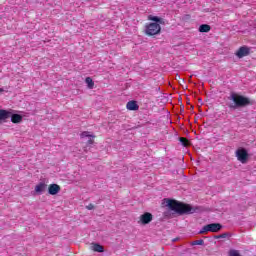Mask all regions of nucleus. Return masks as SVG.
<instances>
[{"label":"nucleus","instance_id":"9","mask_svg":"<svg viewBox=\"0 0 256 256\" xmlns=\"http://www.w3.org/2000/svg\"><path fill=\"white\" fill-rule=\"evenodd\" d=\"M45 189H47V184L40 182L35 186L34 191L37 195H41V193L45 192Z\"/></svg>","mask_w":256,"mask_h":256},{"label":"nucleus","instance_id":"5","mask_svg":"<svg viewBox=\"0 0 256 256\" xmlns=\"http://www.w3.org/2000/svg\"><path fill=\"white\" fill-rule=\"evenodd\" d=\"M236 157L240 163L245 164L249 160V153L245 150V148H239L236 150Z\"/></svg>","mask_w":256,"mask_h":256},{"label":"nucleus","instance_id":"8","mask_svg":"<svg viewBox=\"0 0 256 256\" xmlns=\"http://www.w3.org/2000/svg\"><path fill=\"white\" fill-rule=\"evenodd\" d=\"M61 191V186L58 184H50L48 186L49 195H57Z\"/></svg>","mask_w":256,"mask_h":256},{"label":"nucleus","instance_id":"6","mask_svg":"<svg viewBox=\"0 0 256 256\" xmlns=\"http://www.w3.org/2000/svg\"><path fill=\"white\" fill-rule=\"evenodd\" d=\"M251 53V48L248 46H241L235 53L238 59H243V57H247Z\"/></svg>","mask_w":256,"mask_h":256},{"label":"nucleus","instance_id":"4","mask_svg":"<svg viewBox=\"0 0 256 256\" xmlns=\"http://www.w3.org/2000/svg\"><path fill=\"white\" fill-rule=\"evenodd\" d=\"M223 229V225L219 223H212L205 225L200 231L199 235H204V233H219V230Z\"/></svg>","mask_w":256,"mask_h":256},{"label":"nucleus","instance_id":"15","mask_svg":"<svg viewBox=\"0 0 256 256\" xmlns=\"http://www.w3.org/2000/svg\"><path fill=\"white\" fill-rule=\"evenodd\" d=\"M211 31V26L209 24H202L199 27V32L200 33H209Z\"/></svg>","mask_w":256,"mask_h":256},{"label":"nucleus","instance_id":"7","mask_svg":"<svg viewBox=\"0 0 256 256\" xmlns=\"http://www.w3.org/2000/svg\"><path fill=\"white\" fill-rule=\"evenodd\" d=\"M151 221H153V214L146 212L140 216V220L138 221V223H140L141 225H149Z\"/></svg>","mask_w":256,"mask_h":256},{"label":"nucleus","instance_id":"14","mask_svg":"<svg viewBox=\"0 0 256 256\" xmlns=\"http://www.w3.org/2000/svg\"><path fill=\"white\" fill-rule=\"evenodd\" d=\"M149 21H154L151 23H158L160 25H165V22L163 21V18H159L158 16H148Z\"/></svg>","mask_w":256,"mask_h":256},{"label":"nucleus","instance_id":"16","mask_svg":"<svg viewBox=\"0 0 256 256\" xmlns=\"http://www.w3.org/2000/svg\"><path fill=\"white\" fill-rule=\"evenodd\" d=\"M179 141L183 145V147H190L191 146V142H189V139H187L185 137H180Z\"/></svg>","mask_w":256,"mask_h":256},{"label":"nucleus","instance_id":"17","mask_svg":"<svg viewBox=\"0 0 256 256\" xmlns=\"http://www.w3.org/2000/svg\"><path fill=\"white\" fill-rule=\"evenodd\" d=\"M85 83L88 86V89H93V87H95V82H93V79L91 77H87L85 79Z\"/></svg>","mask_w":256,"mask_h":256},{"label":"nucleus","instance_id":"13","mask_svg":"<svg viewBox=\"0 0 256 256\" xmlns=\"http://www.w3.org/2000/svg\"><path fill=\"white\" fill-rule=\"evenodd\" d=\"M11 122L14 124L21 123L23 121V116L21 114H13L11 113Z\"/></svg>","mask_w":256,"mask_h":256},{"label":"nucleus","instance_id":"23","mask_svg":"<svg viewBox=\"0 0 256 256\" xmlns=\"http://www.w3.org/2000/svg\"><path fill=\"white\" fill-rule=\"evenodd\" d=\"M94 207H95V206H93V204H89V205L87 206V209H88L89 211H91V209H94Z\"/></svg>","mask_w":256,"mask_h":256},{"label":"nucleus","instance_id":"3","mask_svg":"<svg viewBox=\"0 0 256 256\" xmlns=\"http://www.w3.org/2000/svg\"><path fill=\"white\" fill-rule=\"evenodd\" d=\"M145 35L148 37H155L161 33V24L159 23H147L144 30Z\"/></svg>","mask_w":256,"mask_h":256},{"label":"nucleus","instance_id":"1","mask_svg":"<svg viewBox=\"0 0 256 256\" xmlns=\"http://www.w3.org/2000/svg\"><path fill=\"white\" fill-rule=\"evenodd\" d=\"M167 206L178 215H192V213H195L194 207L177 200L168 199Z\"/></svg>","mask_w":256,"mask_h":256},{"label":"nucleus","instance_id":"18","mask_svg":"<svg viewBox=\"0 0 256 256\" xmlns=\"http://www.w3.org/2000/svg\"><path fill=\"white\" fill-rule=\"evenodd\" d=\"M95 143V136H90L89 140L87 141V145H93Z\"/></svg>","mask_w":256,"mask_h":256},{"label":"nucleus","instance_id":"11","mask_svg":"<svg viewBox=\"0 0 256 256\" xmlns=\"http://www.w3.org/2000/svg\"><path fill=\"white\" fill-rule=\"evenodd\" d=\"M91 250L94 251L95 253H103L105 251V248L100 244L92 243Z\"/></svg>","mask_w":256,"mask_h":256},{"label":"nucleus","instance_id":"22","mask_svg":"<svg viewBox=\"0 0 256 256\" xmlns=\"http://www.w3.org/2000/svg\"><path fill=\"white\" fill-rule=\"evenodd\" d=\"M91 135L89 134V132L85 131V132H82L81 133V137L84 138V137H90Z\"/></svg>","mask_w":256,"mask_h":256},{"label":"nucleus","instance_id":"12","mask_svg":"<svg viewBox=\"0 0 256 256\" xmlns=\"http://www.w3.org/2000/svg\"><path fill=\"white\" fill-rule=\"evenodd\" d=\"M126 108L128 109V111H137L139 109V105H137L136 101H129L126 104Z\"/></svg>","mask_w":256,"mask_h":256},{"label":"nucleus","instance_id":"21","mask_svg":"<svg viewBox=\"0 0 256 256\" xmlns=\"http://www.w3.org/2000/svg\"><path fill=\"white\" fill-rule=\"evenodd\" d=\"M226 237H229V234L223 233L217 236V239H225Z\"/></svg>","mask_w":256,"mask_h":256},{"label":"nucleus","instance_id":"19","mask_svg":"<svg viewBox=\"0 0 256 256\" xmlns=\"http://www.w3.org/2000/svg\"><path fill=\"white\" fill-rule=\"evenodd\" d=\"M229 256H241V254H239V251L237 250H231Z\"/></svg>","mask_w":256,"mask_h":256},{"label":"nucleus","instance_id":"24","mask_svg":"<svg viewBox=\"0 0 256 256\" xmlns=\"http://www.w3.org/2000/svg\"><path fill=\"white\" fill-rule=\"evenodd\" d=\"M0 93H3V88H0Z\"/></svg>","mask_w":256,"mask_h":256},{"label":"nucleus","instance_id":"2","mask_svg":"<svg viewBox=\"0 0 256 256\" xmlns=\"http://www.w3.org/2000/svg\"><path fill=\"white\" fill-rule=\"evenodd\" d=\"M230 101H233L234 104H230V109H237V107H247L251 105V100L243 95H239L235 92L230 94Z\"/></svg>","mask_w":256,"mask_h":256},{"label":"nucleus","instance_id":"10","mask_svg":"<svg viewBox=\"0 0 256 256\" xmlns=\"http://www.w3.org/2000/svg\"><path fill=\"white\" fill-rule=\"evenodd\" d=\"M11 118V111L0 109V121H7Z\"/></svg>","mask_w":256,"mask_h":256},{"label":"nucleus","instance_id":"20","mask_svg":"<svg viewBox=\"0 0 256 256\" xmlns=\"http://www.w3.org/2000/svg\"><path fill=\"white\" fill-rule=\"evenodd\" d=\"M205 243V241H203V239L200 240H196L192 243V245H203Z\"/></svg>","mask_w":256,"mask_h":256}]
</instances>
